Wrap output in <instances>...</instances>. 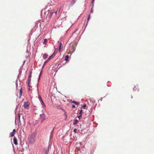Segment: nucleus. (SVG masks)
Instances as JSON below:
<instances>
[{
    "label": "nucleus",
    "instance_id": "9d476101",
    "mask_svg": "<svg viewBox=\"0 0 154 154\" xmlns=\"http://www.w3.org/2000/svg\"><path fill=\"white\" fill-rule=\"evenodd\" d=\"M75 1H74V0H73V1H72L70 3V6L72 5H74L75 4Z\"/></svg>",
    "mask_w": 154,
    "mask_h": 154
},
{
    "label": "nucleus",
    "instance_id": "f8f14e48",
    "mask_svg": "<svg viewBox=\"0 0 154 154\" xmlns=\"http://www.w3.org/2000/svg\"><path fill=\"white\" fill-rule=\"evenodd\" d=\"M72 103L75 104V105H78L79 104V103L78 102H76V101H73L72 102Z\"/></svg>",
    "mask_w": 154,
    "mask_h": 154
},
{
    "label": "nucleus",
    "instance_id": "2f4dec72",
    "mask_svg": "<svg viewBox=\"0 0 154 154\" xmlns=\"http://www.w3.org/2000/svg\"><path fill=\"white\" fill-rule=\"evenodd\" d=\"M57 11H56L55 12V14H56V13H57Z\"/></svg>",
    "mask_w": 154,
    "mask_h": 154
},
{
    "label": "nucleus",
    "instance_id": "a878e982",
    "mask_svg": "<svg viewBox=\"0 0 154 154\" xmlns=\"http://www.w3.org/2000/svg\"><path fill=\"white\" fill-rule=\"evenodd\" d=\"M38 98L39 99V100L40 101H41V99H42L41 98V97L40 96H39Z\"/></svg>",
    "mask_w": 154,
    "mask_h": 154
},
{
    "label": "nucleus",
    "instance_id": "393cba45",
    "mask_svg": "<svg viewBox=\"0 0 154 154\" xmlns=\"http://www.w3.org/2000/svg\"><path fill=\"white\" fill-rule=\"evenodd\" d=\"M72 107L73 108H75V106L74 105L72 104Z\"/></svg>",
    "mask_w": 154,
    "mask_h": 154
},
{
    "label": "nucleus",
    "instance_id": "1a4fd4ad",
    "mask_svg": "<svg viewBox=\"0 0 154 154\" xmlns=\"http://www.w3.org/2000/svg\"><path fill=\"white\" fill-rule=\"evenodd\" d=\"M48 55L47 54H44L43 55V57L44 59H45L48 57Z\"/></svg>",
    "mask_w": 154,
    "mask_h": 154
},
{
    "label": "nucleus",
    "instance_id": "dca6fc26",
    "mask_svg": "<svg viewBox=\"0 0 154 154\" xmlns=\"http://www.w3.org/2000/svg\"><path fill=\"white\" fill-rule=\"evenodd\" d=\"M64 115L65 116H66V118H65V120H66L67 119V115H66V112H65L64 113Z\"/></svg>",
    "mask_w": 154,
    "mask_h": 154
},
{
    "label": "nucleus",
    "instance_id": "5701e85b",
    "mask_svg": "<svg viewBox=\"0 0 154 154\" xmlns=\"http://www.w3.org/2000/svg\"><path fill=\"white\" fill-rule=\"evenodd\" d=\"M41 101H42V104H43V105H45V103H44V102L43 101L42 99H41Z\"/></svg>",
    "mask_w": 154,
    "mask_h": 154
},
{
    "label": "nucleus",
    "instance_id": "cd10ccee",
    "mask_svg": "<svg viewBox=\"0 0 154 154\" xmlns=\"http://www.w3.org/2000/svg\"><path fill=\"white\" fill-rule=\"evenodd\" d=\"M90 15H89V16H88V21L89 20V18H90Z\"/></svg>",
    "mask_w": 154,
    "mask_h": 154
},
{
    "label": "nucleus",
    "instance_id": "aec40b11",
    "mask_svg": "<svg viewBox=\"0 0 154 154\" xmlns=\"http://www.w3.org/2000/svg\"><path fill=\"white\" fill-rule=\"evenodd\" d=\"M82 110L81 109L79 113L80 115H81V114H82Z\"/></svg>",
    "mask_w": 154,
    "mask_h": 154
},
{
    "label": "nucleus",
    "instance_id": "0eeeda50",
    "mask_svg": "<svg viewBox=\"0 0 154 154\" xmlns=\"http://www.w3.org/2000/svg\"><path fill=\"white\" fill-rule=\"evenodd\" d=\"M55 56V54H52L48 59V60H49L51 59H52L54 56Z\"/></svg>",
    "mask_w": 154,
    "mask_h": 154
},
{
    "label": "nucleus",
    "instance_id": "6ab92c4d",
    "mask_svg": "<svg viewBox=\"0 0 154 154\" xmlns=\"http://www.w3.org/2000/svg\"><path fill=\"white\" fill-rule=\"evenodd\" d=\"M48 61L49 60H48L47 59V60L45 62L44 64L43 65V66H44L45 64H46L47 63Z\"/></svg>",
    "mask_w": 154,
    "mask_h": 154
},
{
    "label": "nucleus",
    "instance_id": "a211bd4d",
    "mask_svg": "<svg viewBox=\"0 0 154 154\" xmlns=\"http://www.w3.org/2000/svg\"><path fill=\"white\" fill-rule=\"evenodd\" d=\"M17 116H18V118H19V120L20 121V114L18 113L17 114Z\"/></svg>",
    "mask_w": 154,
    "mask_h": 154
},
{
    "label": "nucleus",
    "instance_id": "f3484780",
    "mask_svg": "<svg viewBox=\"0 0 154 154\" xmlns=\"http://www.w3.org/2000/svg\"><path fill=\"white\" fill-rule=\"evenodd\" d=\"M86 104H84L83 106H82V107L83 109H85V107L86 106Z\"/></svg>",
    "mask_w": 154,
    "mask_h": 154
},
{
    "label": "nucleus",
    "instance_id": "c85d7f7f",
    "mask_svg": "<svg viewBox=\"0 0 154 154\" xmlns=\"http://www.w3.org/2000/svg\"><path fill=\"white\" fill-rule=\"evenodd\" d=\"M93 12V9H92V8H91V11H90V12H91V13H92V12Z\"/></svg>",
    "mask_w": 154,
    "mask_h": 154
},
{
    "label": "nucleus",
    "instance_id": "39448f33",
    "mask_svg": "<svg viewBox=\"0 0 154 154\" xmlns=\"http://www.w3.org/2000/svg\"><path fill=\"white\" fill-rule=\"evenodd\" d=\"M13 143L14 144L16 145H17L18 144L17 140L15 137H14L13 138Z\"/></svg>",
    "mask_w": 154,
    "mask_h": 154
},
{
    "label": "nucleus",
    "instance_id": "9b49d317",
    "mask_svg": "<svg viewBox=\"0 0 154 154\" xmlns=\"http://www.w3.org/2000/svg\"><path fill=\"white\" fill-rule=\"evenodd\" d=\"M69 58V56L68 55H66L65 57V60L66 61H67L68 60Z\"/></svg>",
    "mask_w": 154,
    "mask_h": 154
},
{
    "label": "nucleus",
    "instance_id": "f257e3e1",
    "mask_svg": "<svg viewBox=\"0 0 154 154\" xmlns=\"http://www.w3.org/2000/svg\"><path fill=\"white\" fill-rule=\"evenodd\" d=\"M35 135L34 133L31 134L28 137V141L31 143H33L35 141Z\"/></svg>",
    "mask_w": 154,
    "mask_h": 154
},
{
    "label": "nucleus",
    "instance_id": "c756f323",
    "mask_svg": "<svg viewBox=\"0 0 154 154\" xmlns=\"http://www.w3.org/2000/svg\"><path fill=\"white\" fill-rule=\"evenodd\" d=\"M31 75L30 74L29 78H31Z\"/></svg>",
    "mask_w": 154,
    "mask_h": 154
},
{
    "label": "nucleus",
    "instance_id": "7c9ffc66",
    "mask_svg": "<svg viewBox=\"0 0 154 154\" xmlns=\"http://www.w3.org/2000/svg\"><path fill=\"white\" fill-rule=\"evenodd\" d=\"M55 53H56L55 51H54V53H53V54H55Z\"/></svg>",
    "mask_w": 154,
    "mask_h": 154
},
{
    "label": "nucleus",
    "instance_id": "f03ea898",
    "mask_svg": "<svg viewBox=\"0 0 154 154\" xmlns=\"http://www.w3.org/2000/svg\"><path fill=\"white\" fill-rule=\"evenodd\" d=\"M23 106L24 108L27 109H29V102L28 101L24 102L23 105Z\"/></svg>",
    "mask_w": 154,
    "mask_h": 154
},
{
    "label": "nucleus",
    "instance_id": "7ed1b4c3",
    "mask_svg": "<svg viewBox=\"0 0 154 154\" xmlns=\"http://www.w3.org/2000/svg\"><path fill=\"white\" fill-rule=\"evenodd\" d=\"M40 116L41 119H42V121H43L45 119V114L44 113H42V114H40Z\"/></svg>",
    "mask_w": 154,
    "mask_h": 154
},
{
    "label": "nucleus",
    "instance_id": "412c9836",
    "mask_svg": "<svg viewBox=\"0 0 154 154\" xmlns=\"http://www.w3.org/2000/svg\"><path fill=\"white\" fill-rule=\"evenodd\" d=\"M47 42V40L46 39H45L44 40V43H45Z\"/></svg>",
    "mask_w": 154,
    "mask_h": 154
},
{
    "label": "nucleus",
    "instance_id": "20e7f679",
    "mask_svg": "<svg viewBox=\"0 0 154 154\" xmlns=\"http://www.w3.org/2000/svg\"><path fill=\"white\" fill-rule=\"evenodd\" d=\"M16 130L15 129H14L13 131V132H11L10 134V137H13L14 136L15 133V132Z\"/></svg>",
    "mask_w": 154,
    "mask_h": 154
},
{
    "label": "nucleus",
    "instance_id": "2eb2a0df",
    "mask_svg": "<svg viewBox=\"0 0 154 154\" xmlns=\"http://www.w3.org/2000/svg\"><path fill=\"white\" fill-rule=\"evenodd\" d=\"M53 13H54V12H50V14H49L48 15V16H49V17H51Z\"/></svg>",
    "mask_w": 154,
    "mask_h": 154
},
{
    "label": "nucleus",
    "instance_id": "6e6552de",
    "mask_svg": "<svg viewBox=\"0 0 154 154\" xmlns=\"http://www.w3.org/2000/svg\"><path fill=\"white\" fill-rule=\"evenodd\" d=\"M22 88H21L20 90V91L19 92V98H20L21 97V96L22 95Z\"/></svg>",
    "mask_w": 154,
    "mask_h": 154
},
{
    "label": "nucleus",
    "instance_id": "ddd939ff",
    "mask_svg": "<svg viewBox=\"0 0 154 154\" xmlns=\"http://www.w3.org/2000/svg\"><path fill=\"white\" fill-rule=\"evenodd\" d=\"M60 47H59V51H61V49H62V48H63V47H61V45H62V44L61 43H60Z\"/></svg>",
    "mask_w": 154,
    "mask_h": 154
},
{
    "label": "nucleus",
    "instance_id": "bb28decb",
    "mask_svg": "<svg viewBox=\"0 0 154 154\" xmlns=\"http://www.w3.org/2000/svg\"><path fill=\"white\" fill-rule=\"evenodd\" d=\"M94 0H92V2H91V3L92 4H93V3L94 2Z\"/></svg>",
    "mask_w": 154,
    "mask_h": 154
},
{
    "label": "nucleus",
    "instance_id": "b1692460",
    "mask_svg": "<svg viewBox=\"0 0 154 154\" xmlns=\"http://www.w3.org/2000/svg\"><path fill=\"white\" fill-rule=\"evenodd\" d=\"M82 115L81 114V115H80V116H78V118H79V119H80L82 118Z\"/></svg>",
    "mask_w": 154,
    "mask_h": 154
},
{
    "label": "nucleus",
    "instance_id": "423d86ee",
    "mask_svg": "<svg viewBox=\"0 0 154 154\" xmlns=\"http://www.w3.org/2000/svg\"><path fill=\"white\" fill-rule=\"evenodd\" d=\"M31 79L30 78H29L28 79V85L29 87H31Z\"/></svg>",
    "mask_w": 154,
    "mask_h": 154
},
{
    "label": "nucleus",
    "instance_id": "4be33fe9",
    "mask_svg": "<svg viewBox=\"0 0 154 154\" xmlns=\"http://www.w3.org/2000/svg\"><path fill=\"white\" fill-rule=\"evenodd\" d=\"M76 131H77V129L76 128H75L74 130H73V131L75 133L76 132Z\"/></svg>",
    "mask_w": 154,
    "mask_h": 154
},
{
    "label": "nucleus",
    "instance_id": "4468645a",
    "mask_svg": "<svg viewBox=\"0 0 154 154\" xmlns=\"http://www.w3.org/2000/svg\"><path fill=\"white\" fill-rule=\"evenodd\" d=\"M78 122V121L77 119H75L74 120V122L73 123L74 125H76Z\"/></svg>",
    "mask_w": 154,
    "mask_h": 154
}]
</instances>
